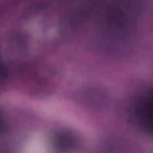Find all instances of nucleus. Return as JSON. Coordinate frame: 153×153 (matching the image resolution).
Masks as SVG:
<instances>
[{
	"label": "nucleus",
	"mask_w": 153,
	"mask_h": 153,
	"mask_svg": "<svg viewBox=\"0 0 153 153\" xmlns=\"http://www.w3.org/2000/svg\"><path fill=\"white\" fill-rule=\"evenodd\" d=\"M58 144L64 150L66 148L71 149L74 146L75 140L70 137L62 134L57 137Z\"/></svg>",
	"instance_id": "f257e3e1"
},
{
	"label": "nucleus",
	"mask_w": 153,
	"mask_h": 153,
	"mask_svg": "<svg viewBox=\"0 0 153 153\" xmlns=\"http://www.w3.org/2000/svg\"><path fill=\"white\" fill-rule=\"evenodd\" d=\"M0 72L3 74V76L7 77L8 76V71L7 70H0Z\"/></svg>",
	"instance_id": "f03ea898"
},
{
	"label": "nucleus",
	"mask_w": 153,
	"mask_h": 153,
	"mask_svg": "<svg viewBox=\"0 0 153 153\" xmlns=\"http://www.w3.org/2000/svg\"><path fill=\"white\" fill-rule=\"evenodd\" d=\"M0 130L2 131H5L6 130V128L2 126V124L0 125Z\"/></svg>",
	"instance_id": "7ed1b4c3"
},
{
	"label": "nucleus",
	"mask_w": 153,
	"mask_h": 153,
	"mask_svg": "<svg viewBox=\"0 0 153 153\" xmlns=\"http://www.w3.org/2000/svg\"><path fill=\"white\" fill-rule=\"evenodd\" d=\"M41 7L42 8H44L45 7V4L43 3H41Z\"/></svg>",
	"instance_id": "20e7f679"
},
{
	"label": "nucleus",
	"mask_w": 153,
	"mask_h": 153,
	"mask_svg": "<svg viewBox=\"0 0 153 153\" xmlns=\"http://www.w3.org/2000/svg\"><path fill=\"white\" fill-rule=\"evenodd\" d=\"M115 23L118 25H122V23L118 22H115Z\"/></svg>",
	"instance_id": "39448f33"
},
{
	"label": "nucleus",
	"mask_w": 153,
	"mask_h": 153,
	"mask_svg": "<svg viewBox=\"0 0 153 153\" xmlns=\"http://www.w3.org/2000/svg\"><path fill=\"white\" fill-rule=\"evenodd\" d=\"M149 131H153V128H150L149 129Z\"/></svg>",
	"instance_id": "423d86ee"
},
{
	"label": "nucleus",
	"mask_w": 153,
	"mask_h": 153,
	"mask_svg": "<svg viewBox=\"0 0 153 153\" xmlns=\"http://www.w3.org/2000/svg\"><path fill=\"white\" fill-rule=\"evenodd\" d=\"M148 105L149 106H152V104L150 103L148 104Z\"/></svg>",
	"instance_id": "0eeeda50"
},
{
	"label": "nucleus",
	"mask_w": 153,
	"mask_h": 153,
	"mask_svg": "<svg viewBox=\"0 0 153 153\" xmlns=\"http://www.w3.org/2000/svg\"><path fill=\"white\" fill-rule=\"evenodd\" d=\"M150 117H153L152 116V115L150 116Z\"/></svg>",
	"instance_id": "6e6552de"
}]
</instances>
